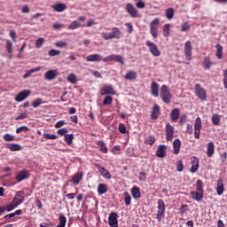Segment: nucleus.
Instances as JSON below:
<instances>
[{"instance_id": "f257e3e1", "label": "nucleus", "mask_w": 227, "mask_h": 227, "mask_svg": "<svg viewBox=\"0 0 227 227\" xmlns=\"http://www.w3.org/2000/svg\"><path fill=\"white\" fill-rule=\"evenodd\" d=\"M85 59L88 63H92V62L100 63V61H104V63H109V61H116L121 65H125V62L123 61V57H121V55H115V54H112L102 59V56H100V54L93 53L87 56Z\"/></svg>"}, {"instance_id": "f03ea898", "label": "nucleus", "mask_w": 227, "mask_h": 227, "mask_svg": "<svg viewBox=\"0 0 227 227\" xmlns=\"http://www.w3.org/2000/svg\"><path fill=\"white\" fill-rule=\"evenodd\" d=\"M160 97L164 104H171V92L168 88V85L163 84L160 89Z\"/></svg>"}, {"instance_id": "7ed1b4c3", "label": "nucleus", "mask_w": 227, "mask_h": 227, "mask_svg": "<svg viewBox=\"0 0 227 227\" xmlns=\"http://www.w3.org/2000/svg\"><path fill=\"white\" fill-rule=\"evenodd\" d=\"M112 33H107V32H103L101 33L102 38L104 40H113V38H120L121 36V31H120V28L118 27H113L112 28Z\"/></svg>"}, {"instance_id": "20e7f679", "label": "nucleus", "mask_w": 227, "mask_h": 227, "mask_svg": "<svg viewBox=\"0 0 227 227\" xmlns=\"http://www.w3.org/2000/svg\"><path fill=\"white\" fill-rule=\"evenodd\" d=\"M159 24H160V19L155 18L150 23V34L152 35L153 38L159 37Z\"/></svg>"}, {"instance_id": "39448f33", "label": "nucleus", "mask_w": 227, "mask_h": 227, "mask_svg": "<svg viewBox=\"0 0 227 227\" xmlns=\"http://www.w3.org/2000/svg\"><path fill=\"white\" fill-rule=\"evenodd\" d=\"M194 93L200 100H207V90L201 87V84L196 83L194 86Z\"/></svg>"}, {"instance_id": "423d86ee", "label": "nucleus", "mask_w": 227, "mask_h": 227, "mask_svg": "<svg viewBox=\"0 0 227 227\" xmlns=\"http://www.w3.org/2000/svg\"><path fill=\"white\" fill-rule=\"evenodd\" d=\"M164 214H166V204H164V200H158V212L156 215V219L158 223L162 221V217H164Z\"/></svg>"}, {"instance_id": "0eeeda50", "label": "nucleus", "mask_w": 227, "mask_h": 227, "mask_svg": "<svg viewBox=\"0 0 227 227\" xmlns=\"http://www.w3.org/2000/svg\"><path fill=\"white\" fill-rule=\"evenodd\" d=\"M145 45L149 47V51L154 58H159V56H160V51L157 44L153 43L152 41H146Z\"/></svg>"}, {"instance_id": "6e6552de", "label": "nucleus", "mask_w": 227, "mask_h": 227, "mask_svg": "<svg viewBox=\"0 0 227 227\" xmlns=\"http://www.w3.org/2000/svg\"><path fill=\"white\" fill-rule=\"evenodd\" d=\"M166 132V140L173 141V137L175 136V127L171 125V123L168 122L165 127Z\"/></svg>"}, {"instance_id": "1a4fd4ad", "label": "nucleus", "mask_w": 227, "mask_h": 227, "mask_svg": "<svg viewBox=\"0 0 227 227\" xmlns=\"http://www.w3.org/2000/svg\"><path fill=\"white\" fill-rule=\"evenodd\" d=\"M100 95L102 97H105L106 95H116V90H114V87H113V85H105L100 89Z\"/></svg>"}, {"instance_id": "9d476101", "label": "nucleus", "mask_w": 227, "mask_h": 227, "mask_svg": "<svg viewBox=\"0 0 227 227\" xmlns=\"http://www.w3.org/2000/svg\"><path fill=\"white\" fill-rule=\"evenodd\" d=\"M184 56H186L188 61L192 59V44H191V41H186L184 43Z\"/></svg>"}, {"instance_id": "9b49d317", "label": "nucleus", "mask_w": 227, "mask_h": 227, "mask_svg": "<svg viewBox=\"0 0 227 227\" xmlns=\"http://www.w3.org/2000/svg\"><path fill=\"white\" fill-rule=\"evenodd\" d=\"M125 11L132 19H137V9L134 7V4L129 3L125 6Z\"/></svg>"}, {"instance_id": "f8f14e48", "label": "nucleus", "mask_w": 227, "mask_h": 227, "mask_svg": "<svg viewBox=\"0 0 227 227\" xmlns=\"http://www.w3.org/2000/svg\"><path fill=\"white\" fill-rule=\"evenodd\" d=\"M201 130V118L197 117L194 123V137L200 139V134Z\"/></svg>"}, {"instance_id": "ddd939ff", "label": "nucleus", "mask_w": 227, "mask_h": 227, "mask_svg": "<svg viewBox=\"0 0 227 227\" xmlns=\"http://www.w3.org/2000/svg\"><path fill=\"white\" fill-rule=\"evenodd\" d=\"M95 166L104 178H106V180H111L112 178L111 173L108 172L107 169H106V168L101 167L100 164L98 163L95 164Z\"/></svg>"}, {"instance_id": "4468645a", "label": "nucleus", "mask_w": 227, "mask_h": 227, "mask_svg": "<svg viewBox=\"0 0 227 227\" xmlns=\"http://www.w3.org/2000/svg\"><path fill=\"white\" fill-rule=\"evenodd\" d=\"M29 95H31V90H24L15 97V100L16 102H22V100H26Z\"/></svg>"}, {"instance_id": "2eb2a0df", "label": "nucleus", "mask_w": 227, "mask_h": 227, "mask_svg": "<svg viewBox=\"0 0 227 227\" xmlns=\"http://www.w3.org/2000/svg\"><path fill=\"white\" fill-rule=\"evenodd\" d=\"M108 224L111 227H118V214L111 213L108 217Z\"/></svg>"}, {"instance_id": "dca6fc26", "label": "nucleus", "mask_w": 227, "mask_h": 227, "mask_svg": "<svg viewBox=\"0 0 227 227\" xmlns=\"http://www.w3.org/2000/svg\"><path fill=\"white\" fill-rule=\"evenodd\" d=\"M205 194V192H190V196L192 198V200H193L194 201H203V196Z\"/></svg>"}, {"instance_id": "f3484780", "label": "nucleus", "mask_w": 227, "mask_h": 227, "mask_svg": "<svg viewBox=\"0 0 227 227\" xmlns=\"http://www.w3.org/2000/svg\"><path fill=\"white\" fill-rule=\"evenodd\" d=\"M166 150H168V146L164 145H159L156 150V157H160V159H164V157H166Z\"/></svg>"}, {"instance_id": "a211bd4d", "label": "nucleus", "mask_w": 227, "mask_h": 227, "mask_svg": "<svg viewBox=\"0 0 227 227\" xmlns=\"http://www.w3.org/2000/svg\"><path fill=\"white\" fill-rule=\"evenodd\" d=\"M216 192L218 196H223L224 193V180H223V178H219L217 180Z\"/></svg>"}, {"instance_id": "6ab92c4d", "label": "nucleus", "mask_w": 227, "mask_h": 227, "mask_svg": "<svg viewBox=\"0 0 227 227\" xmlns=\"http://www.w3.org/2000/svg\"><path fill=\"white\" fill-rule=\"evenodd\" d=\"M180 148H182V141L179 138H176L173 142V153L178 155L180 153Z\"/></svg>"}, {"instance_id": "aec40b11", "label": "nucleus", "mask_w": 227, "mask_h": 227, "mask_svg": "<svg viewBox=\"0 0 227 227\" xmlns=\"http://www.w3.org/2000/svg\"><path fill=\"white\" fill-rule=\"evenodd\" d=\"M159 114H160V106L159 105L155 104L152 110L151 118L153 120H158Z\"/></svg>"}, {"instance_id": "412c9836", "label": "nucleus", "mask_w": 227, "mask_h": 227, "mask_svg": "<svg viewBox=\"0 0 227 227\" xmlns=\"http://www.w3.org/2000/svg\"><path fill=\"white\" fill-rule=\"evenodd\" d=\"M58 77V71L57 70H49L44 74V79L46 81H53V79Z\"/></svg>"}, {"instance_id": "4be33fe9", "label": "nucleus", "mask_w": 227, "mask_h": 227, "mask_svg": "<svg viewBox=\"0 0 227 227\" xmlns=\"http://www.w3.org/2000/svg\"><path fill=\"white\" fill-rule=\"evenodd\" d=\"M200 168V160L196 157H192V168L190 169L191 173H196Z\"/></svg>"}, {"instance_id": "5701e85b", "label": "nucleus", "mask_w": 227, "mask_h": 227, "mask_svg": "<svg viewBox=\"0 0 227 227\" xmlns=\"http://www.w3.org/2000/svg\"><path fill=\"white\" fill-rule=\"evenodd\" d=\"M151 93L153 97H159V83H157V82H153L151 83Z\"/></svg>"}, {"instance_id": "b1692460", "label": "nucleus", "mask_w": 227, "mask_h": 227, "mask_svg": "<svg viewBox=\"0 0 227 227\" xmlns=\"http://www.w3.org/2000/svg\"><path fill=\"white\" fill-rule=\"evenodd\" d=\"M131 196L134 200H139L141 198V190L137 186H133L131 189Z\"/></svg>"}, {"instance_id": "393cba45", "label": "nucleus", "mask_w": 227, "mask_h": 227, "mask_svg": "<svg viewBox=\"0 0 227 227\" xmlns=\"http://www.w3.org/2000/svg\"><path fill=\"white\" fill-rule=\"evenodd\" d=\"M124 78L126 79V81H136V79H137V73L132 70L128 71Z\"/></svg>"}, {"instance_id": "a878e982", "label": "nucleus", "mask_w": 227, "mask_h": 227, "mask_svg": "<svg viewBox=\"0 0 227 227\" xmlns=\"http://www.w3.org/2000/svg\"><path fill=\"white\" fill-rule=\"evenodd\" d=\"M27 176H29V173L26 170H22L16 176V180L17 182H22L23 180H26Z\"/></svg>"}, {"instance_id": "bb28decb", "label": "nucleus", "mask_w": 227, "mask_h": 227, "mask_svg": "<svg viewBox=\"0 0 227 227\" xmlns=\"http://www.w3.org/2000/svg\"><path fill=\"white\" fill-rule=\"evenodd\" d=\"M215 152V145L214 142H209L207 144V157H212Z\"/></svg>"}, {"instance_id": "cd10ccee", "label": "nucleus", "mask_w": 227, "mask_h": 227, "mask_svg": "<svg viewBox=\"0 0 227 227\" xmlns=\"http://www.w3.org/2000/svg\"><path fill=\"white\" fill-rule=\"evenodd\" d=\"M52 9L54 10V12H58L59 13H61V12H65V10H67V4H56L52 5Z\"/></svg>"}, {"instance_id": "c85d7f7f", "label": "nucleus", "mask_w": 227, "mask_h": 227, "mask_svg": "<svg viewBox=\"0 0 227 227\" xmlns=\"http://www.w3.org/2000/svg\"><path fill=\"white\" fill-rule=\"evenodd\" d=\"M170 118L172 121H176V120L180 118V109L175 108L174 110H172L170 113Z\"/></svg>"}, {"instance_id": "c756f323", "label": "nucleus", "mask_w": 227, "mask_h": 227, "mask_svg": "<svg viewBox=\"0 0 227 227\" xmlns=\"http://www.w3.org/2000/svg\"><path fill=\"white\" fill-rule=\"evenodd\" d=\"M81 180H82V173H76L71 179V182L74 185H79Z\"/></svg>"}, {"instance_id": "7c9ffc66", "label": "nucleus", "mask_w": 227, "mask_h": 227, "mask_svg": "<svg viewBox=\"0 0 227 227\" xmlns=\"http://www.w3.org/2000/svg\"><path fill=\"white\" fill-rule=\"evenodd\" d=\"M106 192H107V184H99L98 185V196H102L103 194H106Z\"/></svg>"}, {"instance_id": "2f4dec72", "label": "nucleus", "mask_w": 227, "mask_h": 227, "mask_svg": "<svg viewBox=\"0 0 227 227\" xmlns=\"http://www.w3.org/2000/svg\"><path fill=\"white\" fill-rule=\"evenodd\" d=\"M165 15L168 20H171L175 17V9L169 7L166 10Z\"/></svg>"}, {"instance_id": "473e14b6", "label": "nucleus", "mask_w": 227, "mask_h": 227, "mask_svg": "<svg viewBox=\"0 0 227 227\" xmlns=\"http://www.w3.org/2000/svg\"><path fill=\"white\" fill-rule=\"evenodd\" d=\"M41 70H42V67H40L30 69L26 72V74L23 75V78L27 79V77H29V75H31V74H35V72H40Z\"/></svg>"}, {"instance_id": "72a5a7b5", "label": "nucleus", "mask_w": 227, "mask_h": 227, "mask_svg": "<svg viewBox=\"0 0 227 227\" xmlns=\"http://www.w3.org/2000/svg\"><path fill=\"white\" fill-rule=\"evenodd\" d=\"M59 223L57 225V227H65L67 226V216L65 215H60L59 216Z\"/></svg>"}, {"instance_id": "f704fd0d", "label": "nucleus", "mask_w": 227, "mask_h": 227, "mask_svg": "<svg viewBox=\"0 0 227 227\" xmlns=\"http://www.w3.org/2000/svg\"><path fill=\"white\" fill-rule=\"evenodd\" d=\"M215 56L217 59H223V45L216 44V53Z\"/></svg>"}, {"instance_id": "c9c22d12", "label": "nucleus", "mask_w": 227, "mask_h": 227, "mask_svg": "<svg viewBox=\"0 0 227 227\" xmlns=\"http://www.w3.org/2000/svg\"><path fill=\"white\" fill-rule=\"evenodd\" d=\"M195 187L197 192H205L203 190V181H201V179L196 181Z\"/></svg>"}, {"instance_id": "e433bc0d", "label": "nucleus", "mask_w": 227, "mask_h": 227, "mask_svg": "<svg viewBox=\"0 0 227 227\" xmlns=\"http://www.w3.org/2000/svg\"><path fill=\"white\" fill-rule=\"evenodd\" d=\"M67 81L68 82H71V84H77V75L74 73L70 74L67 75Z\"/></svg>"}, {"instance_id": "4c0bfd02", "label": "nucleus", "mask_w": 227, "mask_h": 227, "mask_svg": "<svg viewBox=\"0 0 227 227\" xmlns=\"http://www.w3.org/2000/svg\"><path fill=\"white\" fill-rule=\"evenodd\" d=\"M123 196H124V202H125L126 207L130 206V201L132 200V197H130V194L129 193V192H125L123 193Z\"/></svg>"}, {"instance_id": "58836bf2", "label": "nucleus", "mask_w": 227, "mask_h": 227, "mask_svg": "<svg viewBox=\"0 0 227 227\" xmlns=\"http://www.w3.org/2000/svg\"><path fill=\"white\" fill-rule=\"evenodd\" d=\"M79 27H81V22L77 20L73 21L72 24L68 26V29L71 31H74V29H79Z\"/></svg>"}, {"instance_id": "ea45409f", "label": "nucleus", "mask_w": 227, "mask_h": 227, "mask_svg": "<svg viewBox=\"0 0 227 227\" xmlns=\"http://www.w3.org/2000/svg\"><path fill=\"white\" fill-rule=\"evenodd\" d=\"M97 145L99 146L100 152L103 153H107V146H106V144L103 141H98Z\"/></svg>"}, {"instance_id": "a19ab883", "label": "nucleus", "mask_w": 227, "mask_h": 227, "mask_svg": "<svg viewBox=\"0 0 227 227\" xmlns=\"http://www.w3.org/2000/svg\"><path fill=\"white\" fill-rule=\"evenodd\" d=\"M212 123L213 125H219V123H221V116H219V114H215L212 116Z\"/></svg>"}, {"instance_id": "79ce46f5", "label": "nucleus", "mask_w": 227, "mask_h": 227, "mask_svg": "<svg viewBox=\"0 0 227 227\" xmlns=\"http://www.w3.org/2000/svg\"><path fill=\"white\" fill-rule=\"evenodd\" d=\"M14 207H19V205H22L24 203V199H20L19 197H14L12 201Z\"/></svg>"}, {"instance_id": "37998d69", "label": "nucleus", "mask_w": 227, "mask_h": 227, "mask_svg": "<svg viewBox=\"0 0 227 227\" xmlns=\"http://www.w3.org/2000/svg\"><path fill=\"white\" fill-rule=\"evenodd\" d=\"M8 148L11 150V152H19L22 149L19 144H12L8 146Z\"/></svg>"}, {"instance_id": "c03bdc74", "label": "nucleus", "mask_w": 227, "mask_h": 227, "mask_svg": "<svg viewBox=\"0 0 227 227\" xmlns=\"http://www.w3.org/2000/svg\"><path fill=\"white\" fill-rule=\"evenodd\" d=\"M65 141L67 145H72L74 143V134L65 135Z\"/></svg>"}, {"instance_id": "a18cd8bd", "label": "nucleus", "mask_w": 227, "mask_h": 227, "mask_svg": "<svg viewBox=\"0 0 227 227\" xmlns=\"http://www.w3.org/2000/svg\"><path fill=\"white\" fill-rule=\"evenodd\" d=\"M171 27L170 24H165L163 26V36L168 37L169 36V28Z\"/></svg>"}, {"instance_id": "49530a36", "label": "nucleus", "mask_w": 227, "mask_h": 227, "mask_svg": "<svg viewBox=\"0 0 227 227\" xmlns=\"http://www.w3.org/2000/svg\"><path fill=\"white\" fill-rule=\"evenodd\" d=\"M6 51L9 54H12L13 52V43L10 40H6Z\"/></svg>"}, {"instance_id": "de8ad7c7", "label": "nucleus", "mask_w": 227, "mask_h": 227, "mask_svg": "<svg viewBox=\"0 0 227 227\" xmlns=\"http://www.w3.org/2000/svg\"><path fill=\"white\" fill-rule=\"evenodd\" d=\"M113 104V97L106 96L103 100V106H111Z\"/></svg>"}, {"instance_id": "09e8293b", "label": "nucleus", "mask_w": 227, "mask_h": 227, "mask_svg": "<svg viewBox=\"0 0 227 227\" xmlns=\"http://www.w3.org/2000/svg\"><path fill=\"white\" fill-rule=\"evenodd\" d=\"M210 67H212V62L210 61V59L205 58L204 59V68H206V70H210Z\"/></svg>"}, {"instance_id": "8fccbe9b", "label": "nucleus", "mask_w": 227, "mask_h": 227, "mask_svg": "<svg viewBox=\"0 0 227 227\" xmlns=\"http://www.w3.org/2000/svg\"><path fill=\"white\" fill-rule=\"evenodd\" d=\"M59 54H61V51L54 49H51L48 52V56H50L51 58H54V56H59Z\"/></svg>"}, {"instance_id": "3c124183", "label": "nucleus", "mask_w": 227, "mask_h": 227, "mask_svg": "<svg viewBox=\"0 0 227 227\" xmlns=\"http://www.w3.org/2000/svg\"><path fill=\"white\" fill-rule=\"evenodd\" d=\"M29 128L27 126H21L17 128L16 134H20V132H28Z\"/></svg>"}, {"instance_id": "603ef678", "label": "nucleus", "mask_w": 227, "mask_h": 227, "mask_svg": "<svg viewBox=\"0 0 227 227\" xmlns=\"http://www.w3.org/2000/svg\"><path fill=\"white\" fill-rule=\"evenodd\" d=\"M145 145H153L155 143V137H147L145 140Z\"/></svg>"}, {"instance_id": "864d4df0", "label": "nucleus", "mask_w": 227, "mask_h": 227, "mask_svg": "<svg viewBox=\"0 0 227 227\" xmlns=\"http://www.w3.org/2000/svg\"><path fill=\"white\" fill-rule=\"evenodd\" d=\"M56 47H59L60 49H63L65 47H68V43L63 42V41H59L55 43Z\"/></svg>"}, {"instance_id": "5fc2aeb1", "label": "nucleus", "mask_w": 227, "mask_h": 227, "mask_svg": "<svg viewBox=\"0 0 227 227\" xmlns=\"http://www.w3.org/2000/svg\"><path fill=\"white\" fill-rule=\"evenodd\" d=\"M43 136L44 139H47V140H49V139H58V136L51 135V133H43Z\"/></svg>"}, {"instance_id": "6e6d98bb", "label": "nucleus", "mask_w": 227, "mask_h": 227, "mask_svg": "<svg viewBox=\"0 0 227 227\" xmlns=\"http://www.w3.org/2000/svg\"><path fill=\"white\" fill-rule=\"evenodd\" d=\"M42 104H43V102H42V98H36L35 100H34L32 106H33V107L36 108V107H38L39 106H42Z\"/></svg>"}, {"instance_id": "4d7b16f0", "label": "nucleus", "mask_w": 227, "mask_h": 227, "mask_svg": "<svg viewBox=\"0 0 227 227\" xmlns=\"http://www.w3.org/2000/svg\"><path fill=\"white\" fill-rule=\"evenodd\" d=\"M43 42H45V40L43 38H42V37L38 38L35 41V47H37V49L42 48V45H43Z\"/></svg>"}, {"instance_id": "13d9d810", "label": "nucleus", "mask_w": 227, "mask_h": 227, "mask_svg": "<svg viewBox=\"0 0 227 227\" xmlns=\"http://www.w3.org/2000/svg\"><path fill=\"white\" fill-rule=\"evenodd\" d=\"M189 29H191V25H189V23L184 22L182 24L181 31L185 32V31H189Z\"/></svg>"}, {"instance_id": "bf43d9fd", "label": "nucleus", "mask_w": 227, "mask_h": 227, "mask_svg": "<svg viewBox=\"0 0 227 227\" xmlns=\"http://www.w3.org/2000/svg\"><path fill=\"white\" fill-rule=\"evenodd\" d=\"M57 133L59 136H64L65 137L68 134V129H67L66 128H62V129H58Z\"/></svg>"}, {"instance_id": "052dcab7", "label": "nucleus", "mask_w": 227, "mask_h": 227, "mask_svg": "<svg viewBox=\"0 0 227 227\" xmlns=\"http://www.w3.org/2000/svg\"><path fill=\"white\" fill-rule=\"evenodd\" d=\"M119 131L121 132V134H127V128L125 127V124L120 123Z\"/></svg>"}, {"instance_id": "680f3d73", "label": "nucleus", "mask_w": 227, "mask_h": 227, "mask_svg": "<svg viewBox=\"0 0 227 227\" xmlns=\"http://www.w3.org/2000/svg\"><path fill=\"white\" fill-rule=\"evenodd\" d=\"M223 87L227 90V68L223 71Z\"/></svg>"}, {"instance_id": "e2e57ef3", "label": "nucleus", "mask_w": 227, "mask_h": 227, "mask_svg": "<svg viewBox=\"0 0 227 227\" xmlns=\"http://www.w3.org/2000/svg\"><path fill=\"white\" fill-rule=\"evenodd\" d=\"M136 6H137V8L143 10V8H145V6H146V4L142 0H138V2H137V4H136Z\"/></svg>"}, {"instance_id": "0e129e2a", "label": "nucleus", "mask_w": 227, "mask_h": 227, "mask_svg": "<svg viewBox=\"0 0 227 227\" xmlns=\"http://www.w3.org/2000/svg\"><path fill=\"white\" fill-rule=\"evenodd\" d=\"M4 141H13L15 139V137L7 133V134L4 135Z\"/></svg>"}, {"instance_id": "69168bd1", "label": "nucleus", "mask_w": 227, "mask_h": 227, "mask_svg": "<svg viewBox=\"0 0 227 227\" xmlns=\"http://www.w3.org/2000/svg\"><path fill=\"white\" fill-rule=\"evenodd\" d=\"M185 121H187V115L185 114H183L180 116V120H179V123L180 125H184L185 124Z\"/></svg>"}, {"instance_id": "338daca9", "label": "nucleus", "mask_w": 227, "mask_h": 227, "mask_svg": "<svg viewBox=\"0 0 227 227\" xmlns=\"http://www.w3.org/2000/svg\"><path fill=\"white\" fill-rule=\"evenodd\" d=\"M176 171H184V163H182V160L177 161Z\"/></svg>"}, {"instance_id": "774afa93", "label": "nucleus", "mask_w": 227, "mask_h": 227, "mask_svg": "<svg viewBox=\"0 0 227 227\" xmlns=\"http://www.w3.org/2000/svg\"><path fill=\"white\" fill-rule=\"evenodd\" d=\"M27 118V113H22L19 116L16 117V120H26Z\"/></svg>"}]
</instances>
